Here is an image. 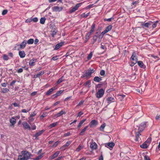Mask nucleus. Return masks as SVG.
Masks as SVG:
<instances>
[{"label":"nucleus","mask_w":160,"mask_h":160,"mask_svg":"<svg viewBox=\"0 0 160 160\" xmlns=\"http://www.w3.org/2000/svg\"><path fill=\"white\" fill-rule=\"evenodd\" d=\"M43 156V154L42 153L40 155L38 156L36 158H33L34 160H39L41 159Z\"/></svg>","instance_id":"nucleus-32"},{"label":"nucleus","mask_w":160,"mask_h":160,"mask_svg":"<svg viewBox=\"0 0 160 160\" xmlns=\"http://www.w3.org/2000/svg\"><path fill=\"white\" fill-rule=\"evenodd\" d=\"M46 18L44 17L41 18L40 19V23L42 24H44L46 20Z\"/></svg>","instance_id":"nucleus-38"},{"label":"nucleus","mask_w":160,"mask_h":160,"mask_svg":"<svg viewBox=\"0 0 160 160\" xmlns=\"http://www.w3.org/2000/svg\"><path fill=\"white\" fill-rule=\"evenodd\" d=\"M114 19V18L113 17H111V18H109L108 19L105 18V19H104V21H107L108 22H110L111 21V20L112 19Z\"/></svg>","instance_id":"nucleus-48"},{"label":"nucleus","mask_w":160,"mask_h":160,"mask_svg":"<svg viewBox=\"0 0 160 160\" xmlns=\"http://www.w3.org/2000/svg\"><path fill=\"white\" fill-rule=\"evenodd\" d=\"M37 61V59L35 58L32 59L29 62V65L30 66L32 67L35 65V62Z\"/></svg>","instance_id":"nucleus-18"},{"label":"nucleus","mask_w":160,"mask_h":160,"mask_svg":"<svg viewBox=\"0 0 160 160\" xmlns=\"http://www.w3.org/2000/svg\"><path fill=\"white\" fill-rule=\"evenodd\" d=\"M152 139L151 138H148L147 140L145 142L147 143H148V144H149L151 142Z\"/></svg>","instance_id":"nucleus-56"},{"label":"nucleus","mask_w":160,"mask_h":160,"mask_svg":"<svg viewBox=\"0 0 160 160\" xmlns=\"http://www.w3.org/2000/svg\"><path fill=\"white\" fill-rule=\"evenodd\" d=\"M44 72H45L44 71H41L37 74L34 75V78H36L38 77H39V76L43 75L44 73Z\"/></svg>","instance_id":"nucleus-23"},{"label":"nucleus","mask_w":160,"mask_h":160,"mask_svg":"<svg viewBox=\"0 0 160 160\" xmlns=\"http://www.w3.org/2000/svg\"><path fill=\"white\" fill-rule=\"evenodd\" d=\"M148 146L147 144L145 142L140 145V147L142 148H148Z\"/></svg>","instance_id":"nucleus-34"},{"label":"nucleus","mask_w":160,"mask_h":160,"mask_svg":"<svg viewBox=\"0 0 160 160\" xmlns=\"http://www.w3.org/2000/svg\"><path fill=\"white\" fill-rule=\"evenodd\" d=\"M22 125L24 129H28L29 130H30L31 129V128L26 122L24 121L23 122Z\"/></svg>","instance_id":"nucleus-8"},{"label":"nucleus","mask_w":160,"mask_h":160,"mask_svg":"<svg viewBox=\"0 0 160 160\" xmlns=\"http://www.w3.org/2000/svg\"><path fill=\"white\" fill-rule=\"evenodd\" d=\"M10 122L12 125H14L16 122V120L14 118H12L10 119Z\"/></svg>","instance_id":"nucleus-29"},{"label":"nucleus","mask_w":160,"mask_h":160,"mask_svg":"<svg viewBox=\"0 0 160 160\" xmlns=\"http://www.w3.org/2000/svg\"><path fill=\"white\" fill-rule=\"evenodd\" d=\"M92 52H91L88 55L87 57L88 59V60H89L92 58Z\"/></svg>","instance_id":"nucleus-47"},{"label":"nucleus","mask_w":160,"mask_h":160,"mask_svg":"<svg viewBox=\"0 0 160 160\" xmlns=\"http://www.w3.org/2000/svg\"><path fill=\"white\" fill-rule=\"evenodd\" d=\"M31 110V108L29 109H27V110L26 109H22L21 110V112L23 113H27Z\"/></svg>","instance_id":"nucleus-40"},{"label":"nucleus","mask_w":160,"mask_h":160,"mask_svg":"<svg viewBox=\"0 0 160 160\" xmlns=\"http://www.w3.org/2000/svg\"><path fill=\"white\" fill-rule=\"evenodd\" d=\"M114 100V98L112 97H108L107 99V101L109 103L113 102Z\"/></svg>","instance_id":"nucleus-27"},{"label":"nucleus","mask_w":160,"mask_h":160,"mask_svg":"<svg viewBox=\"0 0 160 160\" xmlns=\"http://www.w3.org/2000/svg\"><path fill=\"white\" fill-rule=\"evenodd\" d=\"M115 144L113 142H109L108 143H105V146L107 148H109L110 149L111 148L112 149V148L114 146Z\"/></svg>","instance_id":"nucleus-9"},{"label":"nucleus","mask_w":160,"mask_h":160,"mask_svg":"<svg viewBox=\"0 0 160 160\" xmlns=\"http://www.w3.org/2000/svg\"><path fill=\"white\" fill-rule=\"evenodd\" d=\"M138 65L141 68H145V66L144 65V64L143 62L141 61H138L137 62Z\"/></svg>","instance_id":"nucleus-20"},{"label":"nucleus","mask_w":160,"mask_h":160,"mask_svg":"<svg viewBox=\"0 0 160 160\" xmlns=\"http://www.w3.org/2000/svg\"><path fill=\"white\" fill-rule=\"evenodd\" d=\"M112 28V26L111 25H109L107 26L105 29L101 33V37H102L104 35L107 33L109 31H110Z\"/></svg>","instance_id":"nucleus-5"},{"label":"nucleus","mask_w":160,"mask_h":160,"mask_svg":"<svg viewBox=\"0 0 160 160\" xmlns=\"http://www.w3.org/2000/svg\"><path fill=\"white\" fill-rule=\"evenodd\" d=\"M105 92V90L102 88L100 89L97 92L96 94V97L98 98H102L103 95Z\"/></svg>","instance_id":"nucleus-3"},{"label":"nucleus","mask_w":160,"mask_h":160,"mask_svg":"<svg viewBox=\"0 0 160 160\" xmlns=\"http://www.w3.org/2000/svg\"><path fill=\"white\" fill-rule=\"evenodd\" d=\"M144 159L145 160H150L149 157L147 155L144 156Z\"/></svg>","instance_id":"nucleus-60"},{"label":"nucleus","mask_w":160,"mask_h":160,"mask_svg":"<svg viewBox=\"0 0 160 160\" xmlns=\"http://www.w3.org/2000/svg\"><path fill=\"white\" fill-rule=\"evenodd\" d=\"M56 89V88L55 87H52L46 92V95L47 96H48L51 94L52 93V92L55 90Z\"/></svg>","instance_id":"nucleus-15"},{"label":"nucleus","mask_w":160,"mask_h":160,"mask_svg":"<svg viewBox=\"0 0 160 160\" xmlns=\"http://www.w3.org/2000/svg\"><path fill=\"white\" fill-rule=\"evenodd\" d=\"M62 10V7L58 6H54L52 8V10L55 12H60Z\"/></svg>","instance_id":"nucleus-10"},{"label":"nucleus","mask_w":160,"mask_h":160,"mask_svg":"<svg viewBox=\"0 0 160 160\" xmlns=\"http://www.w3.org/2000/svg\"><path fill=\"white\" fill-rule=\"evenodd\" d=\"M137 63V62H136L134 61H132L131 62V64L130 65L131 67L133 66L136 63Z\"/></svg>","instance_id":"nucleus-59"},{"label":"nucleus","mask_w":160,"mask_h":160,"mask_svg":"<svg viewBox=\"0 0 160 160\" xmlns=\"http://www.w3.org/2000/svg\"><path fill=\"white\" fill-rule=\"evenodd\" d=\"M83 147L81 146V145H79L78 147L76 149V151L78 152H79L82 148Z\"/></svg>","instance_id":"nucleus-46"},{"label":"nucleus","mask_w":160,"mask_h":160,"mask_svg":"<svg viewBox=\"0 0 160 160\" xmlns=\"http://www.w3.org/2000/svg\"><path fill=\"white\" fill-rule=\"evenodd\" d=\"M63 44V42H61L57 44L55 47L54 48V50H57L59 48L61 47Z\"/></svg>","instance_id":"nucleus-21"},{"label":"nucleus","mask_w":160,"mask_h":160,"mask_svg":"<svg viewBox=\"0 0 160 160\" xmlns=\"http://www.w3.org/2000/svg\"><path fill=\"white\" fill-rule=\"evenodd\" d=\"M58 124V122H55L53 123L50 124L49 125V127L50 128H53V127H55V126H56Z\"/></svg>","instance_id":"nucleus-35"},{"label":"nucleus","mask_w":160,"mask_h":160,"mask_svg":"<svg viewBox=\"0 0 160 160\" xmlns=\"http://www.w3.org/2000/svg\"><path fill=\"white\" fill-rule=\"evenodd\" d=\"M19 55L21 58H24L26 55V54L23 51H19Z\"/></svg>","instance_id":"nucleus-24"},{"label":"nucleus","mask_w":160,"mask_h":160,"mask_svg":"<svg viewBox=\"0 0 160 160\" xmlns=\"http://www.w3.org/2000/svg\"><path fill=\"white\" fill-rule=\"evenodd\" d=\"M131 60L137 62L138 59L136 57V54L135 52H133L132 56L131 57Z\"/></svg>","instance_id":"nucleus-13"},{"label":"nucleus","mask_w":160,"mask_h":160,"mask_svg":"<svg viewBox=\"0 0 160 160\" xmlns=\"http://www.w3.org/2000/svg\"><path fill=\"white\" fill-rule=\"evenodd\" d=\"M66 113L65 110H61L60 112L58 113L57 114L55 115L56 117H60L63 114H65Z\"/></svg>","instance_id":"nucleus-22"},{"label":"nucleus","mask_w":160,"mask_h":160,"mask_svg":"<svg viewBox=\"0 0 160 160\" xmlns=\"http://www.w3.org/2000/svg\"><path fill=\"white\" fill-rule=\"evenodd\" d=\"M8 12V10L6 9L3 10L2 12V14L4 15L6 14Z\"/></svg>","instance_id":"nucleus-57"},{"label":"nucleus","mask_w":160,"mask_h":160,"mask_svg":"<svg viewBox=\"0 0 160 160\" xmlns=\"http://www.w3.org/2000/svg\"><path fill=\"white\" fill-rule=\"evenodd\" d=\"M98 124V122L95 120H93L91 121L89 124L90 127L91 128L96 126Z\"/></svg>","instance_id":"nucleus-12"},{"label":"nucleus","mask_w":160,"mask_h":160,"mask_svg":"<svg viewBox=\"0 0 160 160\" xmlns=\"http://www.w3.org/2000/svg\"><path fill=\"white\" fill-rule=\"evenodd\" d=\"M64 91L63 90H60L58 91L57 93L52 95V97H53L54 98H56L58 96H59Z\"/></svg>","instance_id":"nucleus-17"},{"label":"nucleus","mask_w":160,"mask_h":160,"mask_svg":"<svg viewBox=\"0 0 160 160\" xmlns=\"http://www.w3.org/2000/svg\"><path fill=\"white\" fill-rule=\"evenodd\" d=\"M89 14H90L89 12L88 13L86 14L85 13H83L81 15V16L82 17H83L84 18H86L88 16V15H89Z\"/></svg>","instance_id":"nucleus-39"},{"label":"nucleus","mask_w":160,"mask_h":160,"mask_svg":"<svg viewBox=\"0 0 160 160\" xmlns=\"http://www.w3.org/2000/svg\"><path fill=\"white\" fill-rule=\"evenodd\" d=\"M57 32V31L55 30H54L52 32V33L51 34L52 36L54 37V36L56 34Z\"/></svg>","instance_id":"nucleus-61"},{"label":"nucleus","mask_w":160,"mask_h":160,"mask_svg":"<svg viewBox=\"0 0 160 160\" xmlns=\"http://www.w3.org/2000/svg\"><path fill=\"white\" fill-rule=\"evenodd\" d=\"M133 131L135 133V140L137 141H138L139 136L140 135H141L140 132H140L139 130H138V129H137L136 128Z\"/></svg>","instance_id":"nucleus-6"},{"label":"nucleus","mask_w":160,"mask_h":160,"mask_svg":"<svg viewBox=\"0 0 160 160\" xmlns=\"http://www.w3.org/2000/svg\"><path fill=\"white\" fill-rule=\"evenodd\" d=\"M146 126L145 122L142 123L138 128V130L142 132Z\"/></svg>","instance_id":"nucleus-7"},{"label":"nucleus","mask_w":160,"mask_h":160,"mask_svg":"<svg viewBox=\"0 0 160 160\" xmlns=\"http://www.w3.org/2000/svg\"><path fill=\"white\" fill-rule=\"evenodd\" d=\"M45 130H42L40 131L39 132H37L34 136L35 137V139H38V137L42 134V133L45 132Z\"/></svg>","instance_id":"nucleus-11"},{"label":"nucleus","mask_w":160,"mask_h":160,"mask_svg":"<svg viewBox=\"0 0 160 160\" xmlns=\"http://www.w3.org/2000/svg\"><path fill=\"white\" fill-rule=\"evenodd\" d=\"M60 153L59 151L56 152L53 154L51 156L49 157V159L50 160H52L54 159V158L57 157Z\"/></svg>","instance_id":"nucleus-16"},{"label":"nucleus","mask_w":160,"mask_h":160,"mask_svg":"<svg viewBox=\"0 0 160 160\" xmlns=\"http://www.w3.org/2000/svg\"><path fill=\"white\" fill-rule=\"evenodd\" d=\"M86 118L83 119V120L81 121L79 123L78 126V128H80L82 126L83 123L86 121Z\"/></svg>","instance_id":"nucleus-28"},{"label":"nucleus","mask_w":160,"mask_h":160,"mask_svg":"<svg viewBox=\"0 0 160 160\" xmlns=\"http://www.w3.org/2000/svg\"><path fill=\"white\" fill-rule=\"evenodd\" d=\"M152 24V22L149 21L146 23H144L142 24V26L143 27H145L147 28H149L151 26Z\"/></svg>","instance_id":"nucleus-19"},{"label":"nucleus","mask_w":160,"mask_h":160,"mask_svg":"<svg viewBox=\"0 0 160 160\" xmlns=\"http://www.w3.org/2000/svg\"><path fill=\"white\" fill-rule=\"evenodd\" d=\"M3 59L5 60H7L9 59V58L8 56L6 55H4L3 56Z\"/></svg>","instance_id":"nucleus-54"},{"label":"nucleus","mask_w":160,"mask_h":160,"mask_svg":"<svg viewBox=\"0 0 160 160\" xmlns=\"http://www.w3.org/2000/svg\"><path fill=\"white\" fill-rule=\"evenodd\" d=\"M27 44V42L26 41L24 40L20 44V48H24L26 47Z\"/></svg>","instance_id":"nucleus-25"},{"label":"nucleus","mask_w":160,"mask_h":160,"mask_svg":"<svg viewBox=\"0 0 160 160\" xmlns=\"http://www.w3.org/2000/svg\"><path fill=\"white\" fill-rule=\"evenodd\" d=\"M60 149L62 151H64L66 149V147L64 145H63V146L61 147Z\"/></svg>","instance_id":"nucleus-63"},{"label":"nucleus","mask_w":160,"mask_h":160,"mask_svg":"<svg viewBox=\"0 0 160 160\" xmlns=\"http://www.w3.org/2000/svg\"><path fill=\"white\" fill-rule=\"evenodd\" d=\"M47 112H44L42 114L40 117V119H42L43 118L46 117L47 116Z\"/></svg>","instance_id":"nucleus-42"},{"label":"nucleus","mask_w":160,"mask_h":160,"mask_svg":"<svg viewBox=\"0 0 160 160\" xmlns=\"http://www.w3.org/2000/svg\"><path fill=\"white\" fill-rule=\"evenodd\" d=\"M23 71V69H22V68H20L17 70V72L18 73H20L22 72Z\"/></svg>","instance_id":"nucleus-62"},{"label":"nucleus","mask_w":160,"mask_h":160,"mask_svg":"<svg viewBox=\"0 0 160 160\" xmlns=\"http://www.w3.org/2000/svg\"><path fill=\"white\" fill-rule=\"evenodd\" d=\"M72 142L70 141H68L64 145L66 147L68 146Z\"/></svg>","instance_id":"nucleus-50"},{"label":"nucleus","mask_w":160,"mask_h":160,"mask_svg":"<svg viewBox=\"0 0 160 160\" xmlns=\"http://www.w3.org/2000/svg\"><path fill=\"white\" fill-rule=\"evenodd\" d=\"M9 91V89L7 88H3L2 89L1 92L3 93H5Z\"/></svg>","instance_id":"nucleus-37"},{"label":"nucleus","mask_w":160,"mask_h":160,"mask_svg":"<svg viewBox=\"0 0 160 160\" xmlns=\"http://www.w3.org/2000/svg\"><path fill=\"white\" fill-rule=\"evenodd\" d=\"M158 22H159L158 21L155 22H152L151 26H152V28H154L156 27L157 24L158 23Z\"/></svg>","instance_id":"nucleus-33"},{"label":"nucleus","mask_w":160,"mask_h":160,"mask_svg":"<svg viewBox=\"0 0 160 160\" xmlns=\"http://www.w3.org/2000/svg\"><path fill=\"white\" fill-rule=\"evenodd\" d=\"M155 119L156 120H160V114H157L156 116Z\"/></svg>","instance_id":"nucleus-64"},{"label":"nucleus","mask_w":160,"mask_h":160,"mask_svg":"<svg viewBox=\"0 0 160 160\" xmlns=\"http://www.w3.org/2000/svg\"><path fill=\"white\" fill-rule=\"evenodd\" d=\"M106 126V124L105 123L102 124L100 128V130L101 131H103Z\"/></svg>","instance_id":"nucleus-43"},{"label":"nucleus","mask_w":160,"mask_h":160,"mask_svg":"<svg viewBox=\"0 0 160 160\" xmlns=\"http://www.w3.org/2000/svg\"><path fill=\"white\" fill-rule=\"evenodd\" d=\"M36 114V113L35 111H34L32 112L31 114L30 118L32 117H34Z\"/></svg>","instance_id":"nucleus-51"},{"label":"nucleus","mask_w":160,"mask_h":160,"mask_svg":"<svg viewBox=\"0 0 160 160\" xmlns=\"http://www.w3.org/2000/svg\"><path fill=\"white\" fill-rule=\"evenodd\" d=\"M91 84V81L88 80L83 85L85 87H90V85Z\"/></svg>","instance_id":"nucleus-31"},{"label":"nucleus","mask_w":160,"mask_h":160,"mask_svg":"<svg viewBox=\"0 0 160 160\" xmlns=\"http://www.w3.org/2000/svg\"><path fill=\"white\" fill-rule=\"evenodd\" d=\"M97 39V36L96 35H95L93 36L92 40H93V43H94L96 41Z\"/></svg>","instance_id":"nucleus-49"},{"label":"nucleus","mask_w":160,"mask_h":160,"mask_svg":"<svg viewBox=\"0 0 160 160\" xmlns=\"http://www.w3.org/2000/svg\"><path fill=\"white\" fill-rule=\"evenodd\" d=\"M90 147L92 150H95L97 148L98 145L95 142H92L90 143Z\"/></svg>","instance_id":"nucleus-14"},{"label":"nucleus","mask_w":160,"mask_h":160,"mask_svg":"<svg viewBox=\"0 0 160 160\" xmlns=\"http://www.w3.org/2000/svg\"><path fill=\"white\" fill-rule=\"evenodd\" d=\"M93 80L95 82H99L101 81L102 79L96 76L94 78Z\"/></svg>","instance_id":"nucleus-30"},{"label":"nucleus","mask_w":160,"mask_h":160,"mask_svg":"<svg viewBox=\"0 0 160 160\" xmlns=\"http://www.w3.org/2000/svg\"><path fill=\"white\" fill-rule=\"evenodd\" d=\"M88 127V126H86L85 127V128L82 130L79 133V135H83L84 134V133L86 131Z\"/></svg>","instance_id":"nucleus-26"},{"label":"nucleus","mask_w":160,"mask_h":160,"mask_svg":"<svg viewBox=\"0 0 160 160\" xmlns=\"http://www.w3.org/2000/svg\"><path fill=\"white\" fill-rule=\"evenodd\" d=\"M59 141H57L54 142V143L53 144V145L52 146V148H55L56 147L58 143H59Z\"/></svg>","instance_id":"nucleus-45"},{"label":"nucleus","mask_w":160,"mask_h":160,"mask_svg":"<svg viewBox=\"0 0 160 160\" xmlns=\"http://www.w3.org/2000/svg\"><path fill=\"white\" fill-rule=\"evenodd\" d=\"M63 77H62L58 80V81L57 82V84H58L62 82V81H63Z\"/></svg>","instance_id":"nucleus-44"},{"label":"nucleus","mask_w":160,"mask_h":160,"mask_svg":"<svg viewBox=\"0 0 160 160\" xmlns=\"http://www.w3.org/2000/svg\"><path fill=\"white\" fill-rule=\"evenodd\" d=\"M21 153L22 157L26 160H28L32 156L31 154L26 150L22 151Z\"/></svg>","instance_id":"nucleus-2"},{"label":"nucleus","mask_w":160,"mask_h":160,"mask_svg":"<svg viewBox=\"0 0 160 160\" xmlns=\"http://www.w3.org/2000/svg\"><path fill=\"white\" fill-rule=\"evenodd\" d=\"M18 160H26L22 157V155H20L18 156Z\"/></svg>","instance_id":"nucleus-53"},{"label":"nucleus","mask_w":160,"mask_h":160,"mask_svg":"<svg viewBox=\"0 0 160 160\" xmlns=\"http://www.w3.org/2000/svg\"><path fill=\"white\" fill-rule=\"evenodd\" d=\"M95 23H93L92 25V27H91V30H93L94 31H95Z\"/></svg>","instance_id":"nucleus-55"},{"label":"nucleus","mask_w":160,"mask_h":160,"mask_svg":"<svg viewBox=\"0 0 160 160\" xmlns=\"http://www.w3.org/2000/svg\"><path fill=\"white\" fill-rule=\"evenodd\" d=\"M82 3H80L77 4L76 6L72 8H71L69 11V12L70 13H72L75 12V11L77 10L79 7H80L81 5L82 4Z\"/></svg>","instance_id":"nucleus-4"},{"label":"nucleus","mask_w":160,"mask_h":160,"mask_svg":"<svg viewBox=\"0 0 160 160\" xmlns=\"http://www.w3.org/2000/svg\"><path fill=\"white\" fill-rule=\"evenodd\" d=\"M91 34L88 32L85 36V38L86 40H89Z\"/></svg>","instance_id":"nucleus-41"},{"label":"nucleus","mask_w":160,"mask_h":160,"mask_svg":"<svg viewBox=\"0 0 160 160\" xmlns=\"http://www.w3.org/2000/svg\"><path fill=\"white\" fill-rule=\"evenodd\" d=\"M95 71L93 69H91L90 68L87 70L83 75L81 77L82 78H86L87 79L91 77L92 74Z\"/></svg>","instance_id":"nucleus-1"},{"label":"nucleus","mask_w":160,"mask_h":160,"mask_svg":"<svg viewBox=\"0 0 160 160\" xmlns=\"http://www.w3.org/2000/svg\"><path fill=\"white\" fill-rule=\"evenodd\" d=\"M34 42V39L32 38H31L28 40L27 43L29 44H32Z\"/></svg>","instance_id":"nucleus-36"},{"label":"nucleus","mask_w":160,"mask_h":160,"mask_svg":"<svg viewBox=\"0 0 160 160\" xmlns=\"http://www.w3.org/2000/svg\"><path fill=\"white\" fill-rule=\"evenodd\" d=\"M105 71L104 70H102L100 71V74L101 76H104L105 75Z\"/></svg>","instance_id":"nucleus-52"},{"label":"nucleus","mask_w":160,"mask_h":160,"mask_svg":"<svg viewBox=\"0 0 160 160\" xmlns=\"http://www.w3.org/2000/svg\"><path fill=\"white\" fill-rule=\"evenodd\" d=\"M32 20L34 22H37L38 20V19L37 18L35 17L32 19Z\"/></svg>","instance_id":"nucleus-58"}]
</instances>
